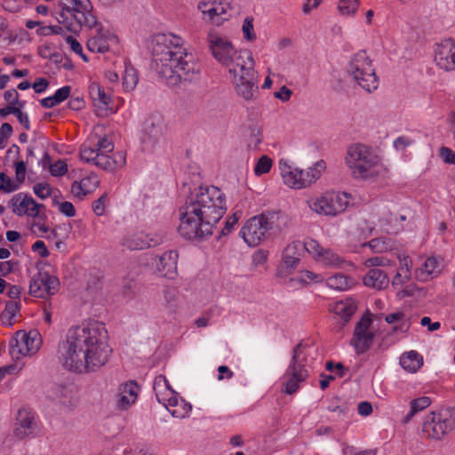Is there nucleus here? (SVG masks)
<instances>
[{"instance_id": "1", "label": "nucleus", "mask_w": 455, "mask_h": 455, "mask_svg": "<svg viewBox=\"0 0 455 455\" xmlns=\"http://www.w3.org/2000/svg\"><path fill=\"white\" fill-rule=\"evenodd\" d=\"M111 354L105 325L97 321L68 329L58 350L61 365L76 373L98 371L108 363Z\"/></svg>"}, {"instance_id": "2", "label": "nucleus", "mask_w": 455, "mask_h": 455, "mask_svg": "<svg viewBox=\"0 0 455 455\" xmlns=\"http://www.w3.org/2000/svg\"><path fill=\"white\" fill-rule=\"evenodd\" d=\"M227 211L226 196L215 186H201L179 209V235L187 240L211 236Z\"/></svg>"}, {"instance_id": "3", "label": "nucleus", "mask_w": 455, "mask_h": 455, "mask_svg": "<svg viewBox=\"0 0 455 455\" xmlns=\"http://www.w3.org/2000/svg\"><path fill=\"white\" fill-rule=\"evenodd\" d=\"M155 69L170 86L199 77L201 67L195 55L185 47V41L174 33H157L148 41Z\"/></svg>"}, {"instance_id": "4", "label": "nucleus", "mask_w": 455, "mask_h": 455, "mask_svg": "<svg viewBox=\"0 0 455 455\" xmlns=\"http://www.w3.org/2000/svg\"><path fill=\"white\" fill-rule=\"evenodd\" d=\"M95 127L80 147L82 162L107 172L123 168L126 164V155L123 151L114 152V143L107 136L98 133Z\"/></svg>"}, {"instance_id": "5", "label": "nucleus", "mask_w": 455, "mask_h": 455, "mask_svg": "<svg viewBox=\"0 0 455 455\" xmlns=\"http://www.w3.org/2000/svg\"><path fill=\"white\" fill-rule=\"evenodd\" d=\"M345 163L355 179L367 180L383 176L387 169L371 148L361 143L348 147Z\"/></svg>"}, {"instance_id": "6", "label": "nucleus", "mask_w": 455, "mask_h": 455, "mask_svg": "<svg viewBox=\"0 0 455 455\" xmlns=\"http://www.w3.org/2000/svg\"><path fill=\"white\" fill-rule=\"evenodd\" d=\"M206 40L211 54L228 74L254 60L250 50L236 49L230 40L213 29L208 32Z\"/></svg>"}, {"instance_id": "7", "label": "nucleus", "mask_w": 455, "mask_h": 455, "mask_svg": "<svg viewBox=\"0 0 455 455\" xmlns=\"http://www.w3.org/2000/svg\"><path fill=\"white\" fill-rule=\"evenodd\" d=\"M60 5L61 11L56 19L67 30L77 33L83 27L92 28L96 25L91 0H60Z\"/></svg>"}, {"instance_id": "8", "label": "nucleus", "mask_w": 455, "mask_h": 455, "mask_svg": "<svg viewBox=\"0 0 455 455\" xmlns=\"http://www.w3.org/2000/svg\"><path fill=\"white\" fill-rule=\"evenodd\" d=\"M314 351L312 347L301 343L294 347L291 360L283 377L286 394L296 393L307 378Z\"/></svg>"}, {"instance_id": "9", "label": "nucleus", "mask_w": 455, "mask_h": 455, "mask_svg": "<svg viewBox=\"0 0 455 455\" xmlns=\"http://www.w3.org/2000/svg\"><path fill=\"white\" fill-rule=\"evenodd\" d=\"M455 429V408L443 407L427 412L422 419L421 431L425 438L442 441Z\"/></svg>"}, {"instance_id": "10", "label": "nucleus", "mask_w": 455, "mask_h": 455, "mask_svg": "<svg viewBox=\"0 0 455 455\" xmlns=\"http://www.w3.org/2000/svg\"><path fill=\"white\" fill-rule=\"evenodd\" d=\"M353 203V195L345 191H326L307 201L312 212L326 217H335L342 213Z\"/></svg>"}, {"instance_id": "11", "label": "nucleus", "mask_w": 455, "mask_h": 455, "mask_svg": "<svg viewBox=\"0 0 455 455\" xmlns=\"http://www.w3.org/2000/svg\"><path fill=\"white\" fill-rule=\"evenodd\" d=\"M348 72L357 84L366 92H371L378 88L379 79L366 52L361 51L353 56Z\"/></svg>"}, {"instance_id": "12", "label": "nucleus", "mask_w": 455, "mask_h": 455, "mask_svg": "<svg viewBox=\"0 0 455 455\" xmlns=\"http://www.w3.org/2000/svg\"><path fill=\"white\" fill-rule=\"evenodd\" d=\"M228 75L236 94L247 101L252 100L258 92L254 60L241 65L240 68L234 69Z\"/></svg>"}, {"instance_id": "13", "label": "nucleus", "mask_w": 455, "mask_h": 455, "mask_svg": "<svg viewBox=\"0 0 455 455\" xmlns=\"http://www.w3.org/2000/svg\"><path fill=\"white\" fill-rule=\"evenodd\" d=\"M304 248L316 263H319L323 267L339 269L354 267V264L351 261L347 260L332 249L323 247L315 239L305 240Z\"/></svg>"}, {"instance_id": "14", "label": "nucleus", "mask_w": 455, "mask_h": 455, "mask_svg": "<svg viewBox=\"0 0 455 455\" xmlns=\"http://www.w3.org/2000/svg\"><path fill=\"white\" fill-rule=\"evenodd\" d=\"M41 346L42 337L38 331L20 330L10 342V353L17 359L20 356H32L39 351Z\"/></svg>"}, {"instance_id": "15", "label": "nucleus", "mask_w": 455, "mask_h": 455, "mask_svg": "<svg viewBox=\"0 0 455 455\" xmlns=\"http://www.w3.org/2000/svg\"><path fill=\"white\" fill-rule=\"evenodd\" d=\"M272 228L270 217L261 213L250 218L240 229V236L250 247L259 245L265 238L267 233Z\"/></svg>"}, {"instance_id": "16", "label": "nucleus", "mask_w": 455, "mask_h": 455, "mask_svg": "<svg viewBox=\"0 0 455 455\" xmlns=\"http://www.w3.org/2000/svg\"><path fill=\"white\" fill-rule=\"evenodd\" d=\"M95 32L86 44L87 49L92 52L105 53L114 51L119 44L116 32L108 26L96 23Z\"/></svg>"}, {"instance_id": "17", "label": "nucleus", "mask_w": 455, "mask_h": 455, "mask_svg": "<svg viewBox=\"0 0 455 455\" xmlns=\"http://www.w3.org/2000/svg\"><path fill=\"white\" fill-rule=\"evenodd\" d=\"M375 331L372 320L368 314H364L356 323L350 340V345L357 355L367 352L373 345Z\"/></svg>"}, {"instance_id": "18", "label": "nucleus", "mask_w": 455, "mask_h": 455, "mask_svg": "<svg viewBox=\"0 0 455 455\" xmlns=\"http://www.w3.org/2000/svg\"><path fill=\"white\" fill-rule=\"evenodd\" d=\"M203 20L215 26H221L231 17L229 3L217 0H200L196 5Z\"/></svg>"}, {"instance_id": "19", "label": "nucleus", "mask_w": 455, "mask_h": 455, "mask_svg": "<svg viewBox=\"0 0 455 455\" xmlns=\"http://www.w3.org/2000/svg\"><path fill=\"white\" fill-rule=\"evenodd\" d=\"M59 286L60 281L55 275L40 269L30 280L29 292L36 298L44 299L55 294Z\"/></svg>"}, {"instance_id": "20", "label": "nucleus", "mask_w": 455, "mask_h": 455, "mask_svg": "<svg viewBox=\"0 0 455 455\" xmlns=\"http://www.w3.org/2000/svg\"><path fill=\"white\" fill-rule=\"evenodd\" d=\"M162 237L155 233H147L143 230H132L127 232L123 239L122 245L131 251L144 250L159 244Z\"/></svg>"}, {"instance_id": "21", "label": "nucleus", "mask_w": 455, "mask_h": 455, "mask_svg": "<svg viewBox=\"0 0 455 455\" xmlns=\"http://www.w3.org/2000/svg\"><path fill=\"white\" fill-rule=\"evenodd\" d=\"M165 124L159 113L149 115L142 123L140 140L143 143H156L164 134Z\"/></svg>"}, {"instance_id": "22", "label": "nucleus", "mask_w": 455, "mask_h": 455, "mask_svg": "<svg viewBox=\"0 0 455 455\" xmlns=\"http://www.w3.org/2000/svg\"><path fill=\"white\" fill-rule=\"evenodd\" d=\"M435 62L445 71L455 70V41L448 38L435 44Z\"/></svg>"}, {"instance_id": "23", "label": "nucleus", "mask_w": 455, "mask_h": 455, "mask_svg": "<svg viewBox=\"0 0 455 455\" xmlns=\"http://www.w3.org/2000/svg\"><path fill=\"white\" fill-rule=\"evenodd\" d=\"M280 175L285 186L291 189L305 188L303 170L295 166L288 159L282 158L278 163Z\"/></svg>"}, {"instance_id": "24", "label": "nucleus", "mask_w": 455, "mask_h": 455, "mask_svg": "<svg viewBox=\"0 0 455 455\" xmlns=\"http://www.w3.org/2000/svg\"><path fill=\"white\" fill-rule=\"evenodd\" d=\"M10 206L12 212L18 216L36 217L41 207L34 198L25 193H18L10 200Z\"/></svg>"}, {"instance_id": "25", "label": "nucleus", "mask_w": 455, "mask_h": 455, "mask_svg": "<svg viewBox=\"0 0 455 455\" xmlns=\"http://www.w3.org/2000/svg\"><path fill=\"white\" fill-rule=\"evenodd\" d=\"M140 392V386L133 380L120 384L116 395L117 407L121 410L129 409L137 401Z\"/></svg>"}, {"instance_id": "26", "label": "nucleus", "mask_w": 455, "mask_h": 455, "mask_svg": "<svg viewBox=\"0 0 455 455\" xmlns=\"http://www.w3.org/2000/svg\"><path fill=\"white\" fill-rule=\"evenodd\" d=\"M179 254L175 250H170L157 257L156 260V267L158 274L162 276L172 279L177 275V264Z\"/></svg>"}, {"instance_id": "27", "label": "nucleus", "mask_w": 455, "mask_h": 455, "mask_svg": "<svg viewBox=\"0 0 455 455\" xmlns=\"http://www.w3.org/2000/svg\"><path fill=\"white\" fill-rule=\"evenodd\" d=\"M36 424L34 413L28 409H20L18 411L14 427V435L20 439H23L33 435Z\"/></svg>"}, {"instance_id": "28", "label": "nucleus", "mask_w": 455, "mask_h": 455, "mask_svg": "<svg viewBox=\"0 0 455 455\" xmlns=\"http://www.w3.org/2000/svg\"><path fill=\"white\" fill-rule=\"evenodd\" d=\"M443 259L428 257L415 269V278L419 282H427L436 277L443 270Z\"/></svg>"}, {"instance_id": "29", "label": "nucleus", "mask_w": 455, "mask_h": 455, "mask_svg": "<svg viewBox=\"0 0 455 455\" xmlns=\"http://www.w3.org/2000/svg\"><path fill=\"white\" fill-rule=\"evenodd\" d=\"M305 250L304 242L293 241L289 243L282 254V267L291 274L300 261L301 251Z\"/></svg>"}, {"instance_id": "30", "label": "nucleus", "mask_w": 455, "mask_h": 455, "mask_svg": "<svg viewBox=\"0 0 455 455\" xmlns=\"http://www.w3.org/2000/svg\"><path fill=\"white\" fill-rule=\"evenodd\" d=\"M100 185V180L94 172H91L79 180H75L71 184L70 192L78 199L84 198L87 195L92 193Z\"/></svg>"}, {"instance_id": "31", "label": "nucleus", "mask_w": 455, "mask_h": 455, "mask_svg": "<svg viewBox=\"0 0 455 455\" xmlns=\"http://www.w3.org/2000/svg\"><path fill=\"white\" fill-rule=\"evenodd\" d=\"M163 406L167 409L172 417L178 419L189 417L192 411L191 403L185 401L177 392L172 396H168V400Z\"/></svg>"}, {"instance_id": "32", "label": "nucleus", "mask_w": 455, "mask_h": 455, "mask_svg": "<svg viewBox=\"0 0 455 455\" xmlns=\"http://www.w3.org/2000/svg\"><path fill=\"white\" fill-rule=\"evenodd\" d=\"M399 364L408 373L418 372L424 364V358L416 350L403 352L399 357Z\"/></svg>"}, {"instance_id": "33", "label": "nucleus", "mask_w": 455, "mask_h": 455, "mask_svg": "<svg viewBox=\"0 0 455 455\" xmlns=\"http://www.w3.org/2000/svg\"><path fill=\"white\" fill-rule=\"evenodd\" d=\"M363 283L367 287L382 290L387 287L389 278L383 270L371 268L363 276Z\"/></svg>"}, {"instance_id": "34", "label": "nucleus", "mask_w": 455, "mask_h": 455, "mask_svg": "<svg viewBox=\"0 0 455 455\" xmlns=\"http://www.w3.org/2000/svg\"><path fill=\"white\" fill-rule=\"evenodd\" d=\"M153 389L157 402L164 404L168 400V396H172L176 393L173 390L164 375H157L153 382Z\"/></svg>"}, {"instance_id": "35", "label": "nucleus", "mask_w": 455, "mask_h": 455, "mask_svg": "<svg viewBox=\"0 0 455 455\" xmlns=\"http://www.w3.org/2000/svg\"><path fill=\"white\" fill-rule=\"evenodd\" d=\"M325 285L333 291H346L355 285V281L349 275L336 273L325 280Z\"/></svg>"}, {"instance_id": "36", "label": "nucleus", "mask_w": 455, "mask_h": 455, "mask_svg": "<svg viewBox=\"0 0 455 455\" xmlns=\"http://www.w3.org/2000/svg\"><path fill=\"white\" fill-rule=\"evenodd\" d=\"M400 267L392 279V285L395 288L402 287L411 278V259L408 256H399Z\"/></svg>"}, {"instance_id": "37", "label": "nucleus", "mask_w": 455, "mask_h": 455, "mask_svg": "<svg viewBox=\"0 0 455 455\" xmlns=\"http://www.w3.org/2000/svg\"><path fill=\"white\" fill-rule=\"evenodd\" d=\"M326 170V163L323 160H318L311 166L303 170V180L305 188L315 183Z\"/></svg>"}, {"instance_id": "38", "label": "nucleus", "mask_w": 455, "mask_h": 455, "mask_svg": "<svg viewBox=\"0 0 455 455\" xmlns=\"http://www.w3.org/2000/svg\"><path fill=\"white\" fill-rule=\"evenodd\" d=\"M88 91L95 106L104 108H107L109 106L110 97L98 83L92 82L88 87Z\"/></svg>"}, {"instance_id": "39", "label": "nucleus", "mask_w": 455, "mask_h": 455, "mask_svg": "<svg viewBox=\"0 0 455 455\" xmlns=\"http://www.w3.org/2000/svg\"><path fill=\"white\" fill-rule=\"evenodd\" d=\"M70 92L71 87L69 85L62 86L52 95L42 99L40 103L44 108H52L68 99Z\"/></svg>"}, {"instance_id": "40", "label": "nucleus", "mask_w": 455, "mask_h": 455, "mask_svg": "<svg viewBox=\"0 0 455 455\" xmlns=\"http://www.w3.org/2000/svg\"><path fill=\"white\" fill-rule=\"evenodd\" d=\"M385 321L389 324L398 323V324L394 326L393 328V331L395 332L406 333L408 332L411 327L410 319L407 318L403 312H395L388 314L385 316Z\"/></svg>"}, {"instance_id": "41", "label": "nucleus", "mask_w": 455, "mask_h": 455, "mask_svg": "<svg viewBox=\"0 0 455 455\" xmlns=\"http://www.w3.org/2000/svg\"><path fill=\"white\" fill-rule=\"evenodd\" d=\"M139 82V76L136 69L130 62H124V71L122 76V85L124 91L131 92L134 90Z\"/></svg>"}, {"instance_id": "42", "label": "nucleus", "mask_w": 455, "mask_h": 455, "mask_svg": "<svg viewBox=\"0 0 455 455\" xmlns=\"http://www.w3.org/2000/svg\"><path fill=\"white\" fill-rule=\"evenodd\" d=\"M292 282H297L302 285L316 284L321 283L324 281V277L322 274L315 273L311 270L303 269L299 271L297 277L291 278Z\"/></svg>"}, {"instance_id": "43", "label": "nucleus", "mask_w": 455, "mask_h": 455, "mask_svg": "<svg viewBox=\"0 0 455 455\" xmlns=\"http://www.w3.org/2000/svg\"><path fill=\"white\" fill-rule=\"evenodd\" d=\"M360 4V0H338L336 8L340 16L353 18L355 16Z\"/></svg>"}, {"instance_id": "44", "label": "nucleus", "mask_w": 455, "mask_h": 455, "mask_svg": "<svg viewBox=\"0 0 455 455\" xmlns=\"http://www.w3.org/2000/svg\"><path fill=\"white\" fill-rule=\"evenodd\" d=\"M356 307L352 300H341L334 305L333 311L344 321L347 322L355 314Z\"/></svg>"}, {"instance_id": "45", "label": "nucleus", "mask_w": 455, "mask_h": 455, "mask_svg": "<svg viewBox=\"0 0 455 455\" xmlns=\"http://www.w3.org/2000/svg\"><path fill=\"white\" fill-rule=\"evenodd\" d=\"M363 246H368L373 252L382 253L387 251L392 250L394 243L390 238L378 237L371 239L368 243H363Z\"/></svg>"}, {"instance_id": "46", "label": "nucleus", "mask_w": 455, "mask_h": 455, "mask_svg": "<svg viewBox=\"0 0 455 455\" xmlns=\"http://www.w3.org/2000/svg\"><path fill=\"white\" fill-rule=\"evenodd\" d=\"M253 18L251 16H247L242 25V31L243 38L248 42H252L256 39L257 36L254 30L253 26Z\"/></svg>"}, {"instance_id": "47", "label": "nucleus", "mask_w": 455, "mask_h": 455, "mask_svg": "<svg viewBox=\"0 0 455 455\" xmlns=\"http://www.w3.org/2000/svg\"><path fill=\"white\" fill-rule=\"evenodd\" d=\"M66 44L69 46L70 50L78 55L84 62H88V57L84 53L82 44L73 36H67L65 37Z\"/></svg>"}, {"instance_id": "48", "label": "nucleus", "mask_w": 455, "mask_h": 455, "mask_svg": "<svg viewBox=\"0 0 455 455\" xmlns=\"http://www.w3.org/2000/svg\"><path fill=\"white\" fill-rule=\"evenodd\" d=\"M272 167V160L267 156L259 157L254 166V173L257 176L269 172Z\"/></svg>"}, {"instance_id": "49", "label": "nucleus", "mask_w": 455, "mask_h": 455, "mask_svg": "<svg viewBox=\"0 0 455 455\" xmlns=\"http://www.w3.org/2000/svg\"><path fill=\"white\" fill-rule=\"evenodd\" d=\"M241 212H235L231 216L228 217L225 221V226L220 233V236H226L229 235L234 230L235 226L237 224L239 219L241 218Z\"/></svg>"}, {"instance_id": "50", "label": "nucleus", "mask_w": 455, "mask_h": 455, "mask_svg": "<svg viewBox=\"0 0 455 455\" xmlns=\"http://www.w3.org/2000/svg\"><path fill=\"white\" fill-rule=\"evenodd\" d=\"M20 189L15 181L4 172H0V191L12 193Z\"/></svg>"}, {"instance_id": "51", "label": "nucleus", "mask_w": 455, "mask_h": 455, "mask_svg": "<svg viewBox=\"0 0 455 455\" xmlns=\"http://www.w3.org/2000/svg\"><path fill=\"white\" fill-rule=\"evenodd\" d=\"M15 179L13 180L18 187L23 185L26 180L27 166L24 161H19L14 164Z\"/></svg>"}, {"instance_id": "52", "label": "nucleus", "mask_w": 455, "mask_h": 455, "mask_svg": "<svg viewBox=\"0 0 455 455\" xmlns=\"http://www.w3.org/2000/svg\"><path fill=\"white\" fill-rule=\"evenodd\" d=\"M415 140L407 135H401L393 140V147L396 151H403L407 148L412 146Z\"/></svg>"}, {"instance_id": "53", "label": "nucleus", "mask_w": 455, "mask_h": 455, "mask_svg": "<svg viewBox=\"0 0 455 455\" xmlns=\"http://www.w3.org/2000/svg\"><path fill=\"white\" fill-rule=\"evenodd\" d=\"M393 261L383 256H376L369 258L364 260L363 265L365 267H373L380 266H391Z\"/></svg>"}, {"instance_id": "54", "label": "nucleus", "mask_w": 455, "mask_h": 455, "mask_svg": "<svg viewBox=\"0 0 455 455\" xmlns=\"http://www.w3.org/2000/svg\"><path fill=\"white\" fill-rule=\"evenodd\" d=\"M20 312V304L17 301H9L5 305L4 314L8 315V324L12 325L14 318Z\"/></svg>"}, {"instance_id": "55", "label": "nucleus", "mask_w": 455, "mask_h": 455, "mask_svg": "<svg viewBox=\"0 0 455 455\" xmlns=\"http://www.w3.org/2000/svg\"><path fill=\"white\" fill-rule=\"evenodd\" d=\"M34 193L41 199H45L52 195V188L48 183H36L33 188Z\"/></svg>"}, {"instance_id": "56", "label": "nucleus", "mask_w": 455, "mask_h": 455, "mask_svg": "<svg viewBox=\"0 0 455 455\" xmlns=\"http://www.w3.org/2000/svg\"><path fill=\"white\" fill-rule=\"evenodd\" d=\"M67 172L68 164L62 160H58L50 165V172L54 177L63 176Z\"/></svg>"}, {"instance_id": "57", "label": "nucleus", "mask_w": 455, "mask_h": 455, "mask_svg": "<svg viewBox=\"0 0 455 455\" xmlns=\"http://www.w3.org/2000/svg\"><path fill=\"white\" fill-rule=\"evenodd\" d=\"M108 202V195L104 193L92 204V211L97 216H102L105 213L106 204Z\"/></svg>"}, {"instance_id": "58", "label": "nucleus", "mask_w": 455, "mask_h": 455, "mask_svg": "<svg viewBox=\"0 0 455 455\" xmlns=\"http://www.w3.org/2000/svg\"><path fill=\"white\" fill-rule=\"evenodd\" d=\"M431 404V399L428 396H420L413 399L410 403V407L417 412L423 411Z\"/></svg>"}, {"instance_id": "59", "label": "nucleus", "mask_w": 455, "mask_h": 455, "mask_svg": "<svg viewBox=\"0 0 455 455\" xmlns=\"http://www.w3.org/2000/svg\"><path fill=\"white\" fill-rule=\"evenodd\" d=\"M58 210L60 213L65 215L66 217L71 218L76 215V209L72 203L68 201L58 202L57 203Z\"/></svg>"}, {"instance_id": "60", "label": "nucleus", "mask_w": 455, "mask_h": 455, "mask_svg": "<svg viewBox=\"0 0 455 455\" xmlns=\"http://www.w3.org/2000/svg\"><path fill=\"white\" fill-rule=\"evenodd\" d=\"M44 237L50 242L54 243L57 250L61 251L65 247L63 240L60 237L58 230H50Z\"/></svg>"}, {"instance_id": "61", "label": "nucleus", "mask_w": 455, "mask_h": 455, "mask_svg": "<svg viewBox=\"0 0 455 455\" xmlns=\"http://www.w3.org/2000/svg\"><path fill=\"white\" fill-rule=\"evenodd\" d=\"M344 455H376V449L356 450L354 446H347L343 449Z\"/></svg>"}, {"instance_id": "62", "label": "nucleus", "mask_w": 455, "mask_h": 455, "mask_svg": "<svg viewBox=\"0 0 455 455\" xmlns=\"http://www.w3.org/2000/svg\"><path fill=\"white\" fill-rule=\"evenodd\" d=\"M440 157L449 164H455V152L450 148L442 147L439 150Z\"/></svg>"}, {"instance_id": "63", "label": "nucleus", "mask_w": 455, "mask_h": 455, "mask_svg": "<svg viewBox=\"0 0 455 455\" xmlns=\"http://www.w3.org/2000/svg\"><path fill=\"white\" fill-rule=\"evenodd\" d=\"M32 251L42 258L49 256V251L45 245V243L42 240H36L32 244Z\"/></svg>"}, {"instance_id": "64", "label": "nucleus", "mask_w": 455, "mask_h": 455, "mask_svg": "<svg viewBox=\"0 0 455 455\" xmlns=\"http://www.w3.org/2000/svg\"><path fill=\"white\" fill-rule=\"evenodd\" d=\"M267 260V252L264 250H258L253 253L252 261L256 266L262 265Z\"/></svg>"}]
</instances>
